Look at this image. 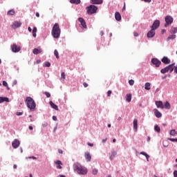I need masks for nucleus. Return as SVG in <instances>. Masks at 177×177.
I'll return each mask as SVG.
<instances>
[{"label":"nucleus","mask_w":177,"mask_h":177,"mask_svg":"<svg viewBox=\"0 0 177 177\" xmlns=\"http://www.w3.org/2000/svg\"><path fill=\"white\" fill-rule=\"evenodd\" d=\"M60 34H62V30L60 29V26H59V24L55 23L53 25L51 30L52 37L55 39H59V38H60Z\"/></svg>","instance_id":"nucleus-1"},{"label":"nucleus","mask_w":177,"mask_h":177,"mask_svg":"<svg viewBox=\"0 0 177 177\" xmlns=\"http://www.w3.org/2000/svg\"><path fill=\"white\" fill-rule=\"evenodd\" d=\"M73 169L79 175H86V174H88V169H86V167H83L80 163H76L73 165Z\"/></svg>","instance_id":"nucleus-2"},{"label":"nucleus","mask_w":177,"mask_h":177,"mask_svg":"<svg viewBox=\"0 0 177 177\" xmlns=\"http://www.w3.org/2000/svg\"><path fill=\"white\" fill-rule=\"evenodd\" d=\"M25 102H26V106L28 109H30L31 111H35V107H37V104L34 99L31 97H27Z\"/></svg>","instance_id":"nucleus-3"},{"label":"nucleus","mask_w":177,"mask_h":177,"mask_svg":"<svg viewBox=\"0 0 177 177\" xmlns=\"http://www.w3.org/2000/svg\"><path fill=\"white\" fill-rule=\"evenodd\" d=\"M88 15H93V13H96L97 12V6H95V4H91L86 7Z\"/></svg>","instance_id":"nucleus-4"},{"label":"nucleus","mask_w":177,"mask_h":177,"mask_svg":"<svg viewBox=\"0 0 177 177\" xmlns=\"http://www.w3.org/2000/svg\"><path fill=\"white\" fill-rule=\"evenodd\" d=\"M165 27H167L168 26H171V24L174 23V18L171 17V15H167L165 18Z\"/></svg>","instance_id":"nucleus-5"},{"label":"nucleus","mask_w":177,"mask_h":177,"mask_svg":"<svg viewBox=\"0 0 177 177\" xmlns=\"http://www.w3.org/2000/svg\"><path fill=\"white\" fill-rule=\"evenodd\" d=\"M151 63L153 66L156 67V68H158L160 66H161V61L158 59V58H152L151 59Z\"/></svg>","instance_id":"nucleus-6"},{"label":"nucleus","mask_w":177,"mask_h":177,"mask_svg":"<svg viewBox=\"0 0 177 177\" xmlns=\"http://www.w3.org/2000/svg\"><path fill=\"white\" fill-rule=\"evenodd\" d=\"M10 49L13 53H19V51L21 50V47L17 46L16 44H13L10 46Z\"/></svg>","instance_id":"nucleus-7"},{"label":"nucleus","mask_w":177,"mask_h":177,"mask_svg":"<svg viewBox=\"0 0 177 177\" xmlns=\"http://www.w3.org/2000/svg\"><path fill=\"white\" fill-rule=\"evenodd\" d=\"M78 21L80 23V27L82 28V30L88 28V27L86 26V22L85 21V19H84V18L79 17Z\"/></svg>","instance_id":"nucleus-8"},{"label":"nucleus","mask_w":177,"mask_h":177,"mask_svg":"<svg viewBox=\"0 0 177 177\" xmlns=\"http://www.w3.org/2000/svg\"><path fill=\"white\" fill-rule=\"evenodd\" d=\"M158 27H160V20L156 19L152 26H151V28L156 30L157 28H158Z\"/></svg>","instance_id":"nucleus-9"},{"label":"nucleus","mask_w":177,"mask_h":177,"mask_svg":"<svg viewBox=\"0 0 177 177\" xmlns=\"http://www.w3.org/2000/svg\"><path fill=\"white\" fill-rule=\"evenodd\" d=\"M154 35H156V30L151 28V30L147 32V38H154Z\"/></svg>","instance_id":"nucleus-10"},{"label":"nucleus","mask_w":177,"mask_h":177,"mask_svg":"<svg viewBox=\"0 0 177 177\" xmlns=\"http://www.w3.org/2000/svg\"><path fill=\"white\" fill-rule=\"evenodd\" d=\"M12 146L13 149H17V147H19V146H20V140H19L17 139H15L13 140V142H12Z\"/></svg>","instance_id":"nucleus-11"},{"label":"nucleus","mask_w":177,"mask_h":177,"mask_svg":"<svg viewBox=\"0 0 177 177\" xmlns=\"http://www.w3.org/2000/svg\"><path fill=\"white\" fill-rule=\"evenodd\" d=\"M154 114H155V117H156V118H161L162 117V113H161V112H160V111H158V109H154L153 110Z\"/></svg>","instance_id":"nucleus-12"},{"label":"nucleus","mask_w":177,"mask_h":177,"mask_svg":"<svg viewBox=\"0 0 177 177\" xmlns=\"http://www.w3.org/2000/svg\"><path fill=\"white\" fill-rule=\"evenodd\" d=\"M162 63H163L164 64H169V63H171V59H169V58H168V57H163L161 59Z\"/></svg>","instance_id":"nucleus-13"},{"label":"nucleus","mask_w":177,"mask_h":177,"mask_svg":"<svg viewBox=\"0 0 177 177\" xmlns=\"http://www.w3.org/2000/svg\"><path fill=\"white\" fill-rule=\"evenodd\" d=\"M155 104L158 109H164L162 101H156Z\"/></svg>","instance_id":"nucleus-14"},{"label":"nucleus","mask_w":177,"mask_h":177,"mask_svg":"<svg viewBox=\"0 0 177 177\" xmlns=\"http://www.w3.org/2000/svg\"><path fill=\"white\" fill-rule=\"evenodd\" d=\"M12 28H19L21 27V22L15 21L12 25Z\"/></svg>","instance_id":"nucleus-15"},{"label":"nucleus","mask_w":177,"mask_h":177,"mask_svg":"<svg viewBox=\"0 0 177 177\" xmlns=\"http://www.w3.org/2000/svg\"><path fill=\"white\" fill-rule=\"evenodd\" d=\"M91 3L92 5H102L103 0H91Z\"/></svg>","instance_id":"nucleus-16"},{"label":"nucleus","mask_w":177,"mask_h":177,"mask_svg":"<svg viewBox=\"0 0 177 177\" xmlns=\"http://www.w3.org/2000/svg\"><path fill=\"white\" fill-rule=\"evenodd\" d=\"M49 104L52 109H54V110H56V111H59V106L56 105L53 102L50 101Z\"/></svg>","instance_id":"nucleus-17"},{"label":"nucleus","mask_w":177,"mask_h":177,"mask_svg":"<svg viewBox=\"0 0 177 177\" xmlns=\"http://www.w3.org/2000/svg\"><path fill=\"white\" fill-rule=\"evenodd\" d=\"M42 49L41 47L35 48L33 49V54L34 55H39V53H41Z\"/></svg>","instance_id":"nucleus-18"},{"label":"nucleus","mask_w":177,"mask_h":177,"mask_svg":"<svg viewBox=\"0 0 177 177\" xmlns=\"http://www.w3.org/2000/svg\"><path fill=\"white\" fill-rule=\"evenodd\" d=\"M115 19L116 21H121V20H122L121 14H120V12H116L115 13Z\"/></svg>","instance_id":"nucleus-19"},{"label":"nucleus","mask_w":177,"mask_h":177,"mask_svg":"<svg viewBox=\"0 0 177 177\" xmlns=\"http://www.w3.org/2000/svg\"><path fill=\"white\" fill-rule=\"evenodd\" d=\"M174 66H175V63H173V64H171L168 65L167 66L168 71L169 73H172V71H174Z\"/></svg>","instance_id":"nucleus-20"},{"label":"nucleus","mask_w":177,"mask_h":177,"mask_svg":"<svg viewBox=\"0 0 177 177\" xmlns=\"http://www.w3.org/2000/svg\"><path fill=\"white\" fill-rule=\"evenodd\" d=\"M115 156H117V151H111L110 157H109V160H111V161H113V160H114V158L115 157Z\"/></svg>","instance_id":"nucleus-21"},{"label":"nucleus","mask_w":177,"mask_h":177,"mask_svg":"<svg viewBox=\"0 0 177 177\" xmlns=\"http://www.w3.org/2000/svg\"><path fill=\"white\" fill-rule=\"evenodd\" d=\"M85 159L87 162H89L91 160H92V156H91V153L89 152L85 153Z\"/></svg>","instance_id":"nucleus-22"},{"label":"nucleus","mask_w":177,"mask_h":177,"mask_svg":"<svg viewBox=\"0 0 177 177\" xmlns=\"http://www.w3.org/2000/svg\"><path fill=\"white\" fill-rule=\"evenodd\" d=\"M3 102H6V103H9V98L7 97H0V104L3 103Z\"/></svg>","instance_id":"nucleus-23"},{"label":"nucleus","mask_w":177,"mask_h":177,"mask_svg":"<svg viewBox=\"0 0 177 177\" xmlns=\"http://www.w3.org/2000/svg\"><path fill=\"white\" fill-rule=\"evenodd\" d=\"M163 106L164 109H165L166 110H169V109H171V104H169V102L168 101H166Z\"/></svg>","instance_id":"nucleus-24"},{"label":"nucleus","mask_w":177,"mask_h":177,"mask_svg":"<svg viewBox=\"0 0 177 177\" xmlns=\"http://www.w3.org/2000/svg\"><path fill=\"white\" fill-rule=\"evenodd\" d=\"M55 163L56 164V165H57V169H62V161H60V160H57V161H55Z\"/></svg>","instance_id":"nucleus-25"},{"label":"nucleus","mask_w":177,"mask_h":177,"mask_svg":"<svg viewBox=\"0 0 177 177\" xmlns=\"http://www.w3.org/2000/svg\"><path fill=\"white\" fill-rule=\"evenodd\" d=\"M133 129L136 132L138 131V119L133 120Z\"/></svg>","instance_id":"nucleus-26"},{"label":"nucleus","mask_w":177,"mask_h":177,"mask_svg":"<svg viewBox=\"0 0 177 177\" xmlns=\"http://www.w3.org/2000/svg\"><path fill=\"white\" fill-rule=\"evenodd\" d=\"M126 100L128 103H130L131 100H132V94L128 93L126 95Z\"/></svg>","instance_id":"nucleus-27"},{"label":"nucleus","mask_w":177,"mask_h":177,"mask_svg":"<svg viewBox=\"0 0 177 177\" xmlns=\"http://www.w3.org/2000/svg\"><path fill=\"white\" fill-rule=\"evenodd\" d=\"M140 154H141L142 156H145L147 161H149V159L150 158V156L149 154H147V153H146L145 151H141L140 153Z\"/></svg>","instance_id":"nucleus-28"},{"label":"nucleus","mask_w":177,"mask_h":177,"mask_svg":"<svg viewBox=\"0 0 177 177\" xmlns=\"http://www.w3.org/2000/svg\"><path fill=\"white\" fill-rule=\"evenodd\" d=\"M176 38V35H170L168 37H167L166 41L168 42L171 41V39H175Z\"/></svg>","instance_id":"nucleus-29"},{"label":"nucleus","mask_w":177,"mask_h":177,"mask_svg":"<svg viewBox=\"0 0 177 177\" xmlns=\"http://www.w3.org/2000/svg\"><path fill=\"white\" fill-rule=\"evenodd\" d=\"M151 85V84H150V82H147L145 84V91H150L151 88L150 86Z\"/></svg>","instance_id":"nucleus-30"},{"label":"nucleus","mask_w":177,"mask_h":177,"mask_svg":"<svg viewBox=\"0 0 177 177\" xmlns=\"http://www.w3.org/2000/svg\"><path fill=\"white\" fill-rule=\"evenodd\" d=\"M161 74H167V73H169L168 71V67L166 66L160 70Z\"/></svg>","instance_id":"nucleus-31"},{"label":"nucleus","mask_w":177,"mask_h":177,"mask_svg":"<svg viewBox=\"0 0 177 177\" xmlns=\"http://www.w3.org/2000/svg\"><path fill=\"white\" fill-rule=\"evenodd\" d=\"M71 3H73L74 5H80L81 3V0H70Z\"/></svg>","instance_id":"nucleus-32"},{"label":"nucleus","mask_w":177,"mask_h":177,"mask_svg":"<svg viewBox=\"0 0 177 177\" xmlns=\"http://www.w3.org/2000/svg\"><path fill=\"white\" fill-rule=\"evenodd\" d=\"M154 131H156V132H157L158 133H160V132H161V128H160V126H158V124H156L154 126Z\"/></svg>","instance_id":"nucleus-33"},{"label":"nucleus","mask_w":177,"mask_h":177,"mask_svg":"<svg viewBox=\"0 0 177 177\" xmlns=\"http://www.w3.org/2000/svg\"><path fill=\"white\" fill-rule=\"evenodd\" d=\"M37 27H34L33 29H32V37L34 38H37Z\"/></svg>","instance_id":"nucleus-34"},{"label":"nucleus","mask_w":177,"mask_h":177,"mask_svg":"<svg viewBox=\"0 0 177 177\" xmlns=\"http://www.w3.org/2000/svg\"><path fill=\"white\" fill-rule=\"evenodd\" d=\"M176 32H177V27L171 28V30H170V33L175 35Z\"/></svg>","instance_id":"nucleus-35"},{"label":"nucleus","mask_w":177,"mask_h":177,"mask_svg":"<svg viewBox=\"0 0 177 177\" xmlns=\"http://www.w3.org/2000/svg\"><path fill=\"white\" fill-rule=\"evenodd\" d=\"M7 14L10 15V16H13L15 15V10H10Z\"/></svg>","instance_id":"nucleus-36"},{"label":"nucleus","mask_w":177,"mask_h":177,"mask_svg":"<svg viewBox=\"0 0 177 177\" xmlns=\"http://www.w3.org/2000/svg\"><path fill=\"white\" fill-rule=\"evenodd\" d=\"M98 172H99V170H97V169H96V168L93 169L92 171L93 175H97Z\"/></svg>","instance_id":"nucleus-37"},{"label":"nucleus","mask_w":177,"mask_h":177,"mask_svg":"<svg viewBox=\"0 0 177 177\" xmlns=\"http://www.w3.org/2000/svg\"><path fill=\"white\" fill-rule=\"evenodd\" d=\"M176 134V131L175 129H172L170 131V135H171V136H175Z\"/></svg>","instance_id":"nucleus-38"},{"label":"nucleus","mask_w":177,"mask_h":177,"mask_svg":"<svg viewBox=\"0 0 177 177\" xmlns=\"http://www.w3.org/2000/svg\"><path fill=\"white\" fill-rule=\"evenodd\" d=\"M54 55L56 57V59H59V52L57 51V50H54Z\"/></svg>","instance_id":"nucleus-39"},{"label":"nucleus","mask_w":177,"mask_h":177,"mask_svg":"<svg viewBox=\"0 0 177 177\" xmlns=\"http://www.w3.org/2000/svg\"><path fill=\"white\" fill-rule=\"evenodd\" d=\"M29 118V119H28ZM28 122H33V121L34 120H32V115H30L29 116H28Z\"/></svg>","instance_id":"nucleus-40"},{"label":"nucleus","mask_w":177,"mask_h":177,"mask_svg":"<svg viewBox=\"0 0 177 177\" xmlns=\"http://www.w3.org/2000/svg\"><path fill=\"white\" fill-rule=\"evenodd\" d=\"M61 78H62L63 80H66V73L64 72H62L61 73Z\"/></svg>","instance_id":"nucleus-41"},{"label":"nucleus","mask_w":177,"mask_h":177,"mask_svg":"<svg viewBox=\"0 0 177 177\" xmlns=\"http://www.w3.org/2000/svg\"><path fill=\"white\" fill-rule=\"evenodd\" d=\"M45 67H50V62H46L44 64Z\"/></svg>","instance_id":"nucleus-42"},{"label":"nucleus","mask_w":177,"mask_h":177,"mask_svg":"<svg viewBox=\"0 0 177 177\" xmlns=\"http://www.w3.org/2000/svg\"><path fill=\"white\" fill-rule=\"evenodd\" d=\"M129 85L132 86L133 84H135V81L133 80H129Z\"/></svg>","instance_id":"nucleus-43"},{"label":"nucleus","mask_w":177,"mask_h":177,"mask_svg":"<svg viewBox=\"0 0 177 177\" xmlns=\"http://www.w3.org/2000/svg\"><path fill=\"white\" fill-rule=\"evenodd\" d=\"M44 95H46V97H50V93L49 92H44Z\"/></svg>","instance_id":"nucleus-44"},{"label":"nucleus","mask_w":177,"mask_h":177,"mask_svg":"<svg viewBox=\"0 0 177 177\" xmlns=\"http://www.w3.org/2000/svg\"><path fill=\"white\" fill-rule=\"evenodd\" d=\"M170 142H177V138H168Z\"/></svg>","instance_id":"nucleus-45"},{"label":"nucleus","mask_w":177,"mask_h":177,"mask_svg":"<svg viewBox=\"0 0 177 177\" xmlns=\"http://www.w3.org/2000/svg\"><path fill=\"white\" fill-rule=\"evenodd\" d=\"M41 127H43V128H46L48 127V122H44L41 124Z\"/></svg>","instance_id":"nucleus-46"},{"label":"nucleus","mask_w":177,"mask_h":177,"mask_svg":"<svg viewBox=\"0 0 177 177\" xmlns=\"http://www.w3.org/2000/svg\"><path fill=\"white\" fill-rule=\"evenodd\" d=\"M174 177H177V170H174L173 172Z\"/></svg>","instance_id":"nucleus-47"},{"label":"nucleus","mask_w":177,"mask_h":177,"mask_svg":"<svg viewBox=\"0 0 177 177\" xmlns=\"http://www.w3.org/2000/svg\"><path fill=\"white\" fill-rule=\"evenodd\" d=\"M15 85H17V80H14L12 82V86H15Z\"/></svg>","instance_id":"nucleus-48"},{"label":"nucleus","mask_w":177,"mask_h":177,"mask_svg":"<svg viewBox=\"0 0 177 177\" xmlns=\"http://www.w3.org/2000/svg\"><path fill=\"white\" fill-rule=\"evenodd\" d=\"M3 86H8V82L6 81H3Z\"/></svg>","instance_id":"nucleus-49"},{"label":"nucleus","mask_w":177,"mask_h":177,"mask_svg":"<svg viewBox=\"0 0 177 177\" xmlns=\"http://www.w3.org/2000/svg\"><path fill=\"white\" fill-rule=\"evenodd\" d=\"M16 115H18V116L23 115V112H17Z\"/></svg>","instance_id":"nucleus-50"},{"label":"nucleus","mask_w":177,"mask_h":177,"mask_svg":"<svg viewBox=\"0 0 177 177\" xmlns=\"http://www.w3.org/2000/svg\"><path fill=\"white\" fill-rule=\"evenodd\" d=\"M28 158H30V159L32 158V160H37V157H35V156H29V157H28Z\"/></svg>","instance_id":"nucleus-51"},{"label":"nucleus","mask_w":177,"mask_h":177,"mask_svg":"<svg viewBox=\"0 0 177 177\" xmlns=\"http://www.w3.org/2000/svg\"><path fill=\"white\" fill-rule=\"evenodd\" d=\"M53 121H57V117L56 115L53 116Z\"/></svg>","instance_id":"nucleus-52"},{"label":"nucleus","mask_w":177,"mask_h":177,"mask_svg":"<svg viewBox=\"0 0 177 177\" xmlns=\"http://www.w3.org/2000/svg\"><path fill=\"white\" fill-rule=\"evenodd\" d=\"M112 92L111 90L107 91V96H110L111 95Z\"/></svg>","instance_id":"nucleus-53"},{"label":"nucleus","mask_w":177,"mask_h":177,"mask_svg":"<svg viewBox=\"0 0 177 177\" xmlns=\"http://www.w3.org/2000/svg\"><path fill=\"white\" fill-rule=\"evenodd\" d=\"M83 86H84V88H88V83L84 82Z\"/></svg>","instance_id":"nucleus-54"},{"label":"nucleus","mask_w":177,"mask_h":177,"mask_svg":"<svg viewBox=\"0 0 177 177\" xmlns=\"http://www.w3.org/2000/svg\"><path fill=\"white\" fill-rule=\"evenodd\" d=\"M87 145L88 146H90V147H93V143L88 142Z\"/></svg>","instance_id":"nucleus-55"},{"label":"nucleus","mask_w":177,"mask_h":177,"mask_svg":"<svg viewBox=\"0 0 177 177\" xmlns=\"http://www.w3.org/2000/svg\"><path fill=\"white\" fill-rule=\"evenodd\" d=\"M133 35H134V37H139V34H138V32H133Z\"/></svg>","instance_id":"nucleus-56"},{"label":"nucleus","mask_w":177,"mask_h":177,"mask_svg":"<svg viewBox=\"0 0 177 177\" xmlns=\"http://www.w3.org/2000/svg\"><path fill=\"white\" fill-rule=\"evenodd\" d=\"M143 1L144 2H147L148 3H150L151 2V0H141Z\"/></svg>","instance_id":"nucleus-57"},{"label":"nucleus","mask_w":177,"mask_h":177,"mask_svg":"<svg viewBox=\"0 0 177 177\" xmlns=\"http://www.w3.org/2000/svg\"><path fill=\"white\" fill-rule=\"evenodd\" d=\"M174 73L177 74V65L176 66H174Z\"/></svg>","instance_id":"nucleus-58"},{"label":"nucleus","mask_w":177,"mask_h":177,"mask_svg":"<svg viewBox=\"0 0 177 177\" xmlns=\"http://www.w3.org/2000/svg\"><path fill=\"white\" fill-rule=\"evenodd\" d=\"M57 129V124L54 127L53 132H56Z\"/></svg>","instance_id":"nucleus-59"},{"label":"nucleus","mask_w":177,"mask_h":177,"mask_svg":"<svg viewBox=\"0 0 177 177\" xmlns=\"http://www.w3.org/2000/svg\"><path fill=\"white\" fill-rule=\"evenodd\" d=\"M166 32H167V30L162 29V30H161V34H164V33Z\"/></svg>","instance_id":"nucleus-60"},{"label":"nucleus","mask_w":177,"mask_h":177,"mask_svg":"<svg viewBox=\"0 0 177 177\" xmlns=\"http://www.w3.org/2000/svg\"><path fill=\"white\" fill-rule=\"evenodd\" d=\"M58 153H59V154H63V150L59 149V150H58Z\"/></svg>","instance_id":"nucleus-61"},{"label":"nucleus","mask_w":177,"mask_h":177,"mask_svg":"<svg viewBox=\"0 0 177 177\" xmlns=\"http://www.w3.org/2000/svg\"><path fill=\"white\" fill-rule=\"evenodd\" d=\"M102 142L103 143H106V142H107V138L103 139V140H102Z\"/></svg>","instance_id":"nucleus-62"},{"label":"nucleus","mask_w":177,"mask_h":177,"mask_svg":"<svg viewBox=\"0 0 177 177\" xmlns=\"http://www.w3.org/2000/svg\"><path fill=\"white\" fill-rule=\"evenodd\" d=\"M28 30L29 31V32H31V31H32V29L31 28V27H28Z\"/></svg>","instance_id":"nucleus-63"},{"label":"nucleus","mask_w":177,"mask_h":177,"mask_svg":"<svg viewBox=\"0 0 177 177\" xmlns=\"http://www.w3.org/2000/svg\"><path fill=\"white\" fill-rule=\"evenodd\" d=\"M28 128L30 131H32V129H34V127H32V126H29Z\"/></svg>","instance_id":"nucleus-64"}]
</instances>
